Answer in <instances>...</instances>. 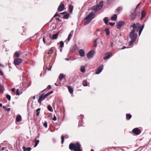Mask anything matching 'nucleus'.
<instances>
[{"mask_svg":"<svg viewBox=\"0 0 151 151\" xmlns=\"http://www.w3.org/2000/svg\"><path fill=\"white\" fill-rule=\"evenodd\" d=\"M50 94H49V93L48 92L45 95H44L45 98L47 97Z\"/></svg>","mask_w":151,"mask_h":151,"instance_id":"obj_46","label":"nucleus"},{"mask_svg":"<svg viewBox=\"0 0 151 151\" xmlns=\"http://www.w3.org/2000/svg\"><path fill=\"white\" fill-rule=\"evenodd\" d=\"M126 48V47L125 46H123L122 48V49H124L125 48Z\"/></svg>","mask_w":151,"mask_h":151,"instance_id":"obj_60","label":"nucleus"},{"mask_svg":"<svg viewBox=\"0 0 151 151\" xmlns=\"http://www.w3.org/2000/svg\"><path fill=\"white\" fill-rule=\"evenodd\" d=\"M95 17V14L93 12L90 13L84 19V20H86L84 25H86L89 24Z\"/></svg>","mask_w":151,"mask_h":151,"instance_id":"obj_3","label":"nucleus"},{"mask_svg":"<svg viewBox=\"0 0 151 151\" xmlns=\"http://www.w3.org/2000/svg\"><path fill=\"white\" fill-rule=\"evenodd\" d=\"M111 55V53L110 52L106 53L105 55V56L104 58V59L106 60L108 58H109Z\"/></svg>","mask_w":151,"mask_h":151,"instance_id":"obj_16","label":"nucleus"},{"mask_svg":"<svg viewBox=\"0 0 151 151\" xmlns=\"http://www.w3.org/2000/svg\"><path fill=\"white\" fill-rule=\"evenodd\" d=\"M97 45V44L94 43V47H96Z\"/></svg>","mask_w":151,"mask_h":151,"instance_id":"obj_58","label":"nucleus"},{"mask_svg":"<svg viewBox=\"0 0 151 151\" xmlns=\"http://www.w3.org/2000/svg\"><path fill=\"white\" fill-rule=\"evenodd\" d=\"M137 15V12L136 11V9L134 10L131 12V15H130V19L131 21L135 19Z\"/></svg>","mask_w":151,"mask_h":151,"instance_id":"obj_5","label":"nucleus"},{"mask_svg":"<svg viewBox=\"0 0 151 151\" xmlns=\"http://www.w3.org/2000/svg\"><path fill=\"white\" fill-rule=\"evenodd\" d=\"M5 147H2V148H1V150H2L3 151V150H4V149H5Z\"/></svg>","mask_w":151,"mask_h":151,"instance_id":"obj_61","label":"nucleus"},{"mask_svg":"<svg viewBox=\"0 0 151 151\" xmlns=\"http://www.w3.org/2000/svg\"><path fill=\"white\" fill-rule=\"evenodd\" d=\"M20 54L19 52H16L14 53V56L16 57H19V56Z\"/></svg>","mask_w":151,"mask_h":151,"instance_id":"obj_30","label":"nucleus"},{"mask_svg":"<svg viewBox=\"0 0 151 151\" xmlns=\"http://www.w3.org/2000/svg\"><path fill=\"white\" fill-rule=\"evenodd\" d=\"M40 110V108H38V109H37V110H36V112H37V113H36V115L37 116H38L39 115V114H40V112H39V111Z\"/></svg>","mask_w":151,"mask_h":151,"instance_id":"obj_34","label":"nucleus"},{"mask_svg":"<svg viewBox=\"0 0 151 151\" xmlns=\"http://www.w3.org/2000/svg\"><path fill=\"white\" fill-rule=\"evenodd\" d=\"M43 41L45 44L46 43V42L45 41L44 38H43Z\"/></svg>","mask_w":151,"mask_h":151,"instance_id":"obj_56","label":"nucleus"},{"mask_svg":"<svg viewBox=\"0 0 151 151\" xmlns=\"http://www.w3.org/2000/svg\"><path fill=\"white\" fill-rule=\"evenodd\" d=\"M35 99V96H34L33 97V100H34Z\"/></svg>","mask_w":151,"mask_h":151,"instance_id":"obj_64","label":"nucleus"},{"mask_svg":"<svg viewBox=\"0 0 151 151\" xmlns=\"http://www.w3.org/2000/svg\"><path fill=\"white\" fill-rule=\"evenodd\" d=\"M81 72L84 73L85 71V67L83 65H82L81 67Z\"/></svg>","mask_w":151,"mask_h":151,"instance_id":"obj_24","label":"nucleus"},{"mask_svg":"<svg viewBox=\"0 0 151 151\" xmlns=\"http://www.w3.org/2000/svg\"><path fill=\"white\" fill-rule=\"evenodd\" d=\"M140 3H139L137 5V6L136 8L135 9H136H136L140 5Z\"/></svg>","mask_w":151,"mask_h":151,"instance_id":"obj_50","label":"nucleus"},{"mask_svg":"<svg viewBox=\"0 0 151 151\" xmlns=\"http://www.w3.org/2000/svg\"><path fill=\"white\" fill-rule=\"evenodd\" d=\"M77 49V47L76 45H75L70 49V51L72 52H73L76 50Z\"/></svg>","mask_w":151,"mask_h":151,"instance_id":"obj_15","label":"nucleus"},{"mask_svg":"<svg viewBox=\"0 0 151 151\" xmlns=\"http://www.w3.org/2000/svg\"><path fill=\"white\" fill-rule=\"evenodd\" d=\"M16 95H17L19 96L20 95V94L19 93V89H17L16 90Z\"/></svg>","mask_w":151,"mask_h":151,"instance_id":"obj_39","label":"nucleus"},{"mask_svg":"<svg viewBox=\"0 0 151 151\" xmlns=\"http://www.w3.org/2000/svg\"><path fill=\"white\" fill-rule=\"evenodd\" d=\"M0 75L1 76H3V73L2 72V71L0 70Z\"/></svg>","mask_w":151,"mask_h":151,"instance_id":"obj_52","label":"nucleus"},{"mask_svg":"<svg viewBox=\"0 0 151 151\" xmlns=\"http://www.w3.org/2000/svg\"><path fill=\"white\" fill-rule=\"evenodd\" d=\"M73 31H72L69 34L68 36V38H67V40L68 41H69L71 38L72 37L73 35Z\"/></svg>","mask_w":151,"mask_h":151,"instance_id":"obj_14","label":"nucleus"},{"mask_svg":"<svg viewBox=\"0 0 151 151\" xmlns=\"http://www.w3.org/2000/svg\"><path fill=\"white\" fill-rule=\"evenodd\" d=\"M103 21L104 22V23L106 24H108V18L107 17H105L104 19H103Z\"/></svg>","mask_w":151,"mask_h":151,"instance_id":"obj_23","label":"nucleus"},{"mask_svg":"<svg viewBox=\"0 0 151 151\" xmlns=\"http://www.w3.org/2000/svg\"><path fill=\"white\" fill-rule=\"evenodd\" d=\"M57 16H60V15H59V14H58L56 13L55 14V15H54V17H56Z\"/></svg>","mask_w":151,"mask_h":151,"instance_id":"obj_51","label":"nucleus"},{"mask_svg":"<svg viewBox=\"0 0 151 151\" xmlns=\"http://www.w3.org/2000/svg\"><path fill=\"white\" fill-rule=\"evenodd\" d=\"M102 67H99L97 70L96 71L95 74H98L100 73L103 70V66L101 65Z\"/></svg>","mask_w":151,"mask_h":151,"instance_id":"obj_10","label":"nucleus"},{"mask_svg":"<svg viewBox=\"0 0 151 151\" xmlns=\"http://www.w3.org/2000/svg\"><path fill=\"white\" fill-rule=\"evenodd\" d=\"M95 51L93 50H92L89 51L87 54V56L88 59H91L93 58L94 56Z\"/></svg>","mask_w":151,"mask_h":151,"instance_id":"obj_6","label":"nucleus"},{"mask_svg":"<svg viewBox=\"0 0 151 151\" xmlns=\"http://www.w3.org/2000/svg\"><path fill=\"white\" fill-rule=\"evenodd\" d=\"M103 6V2L102 1L96 5L92 6L91 8V10L95 11H97L100 10L102 8Z\"/></svg>","mask_w":151,"mask_h":151,"instance_id":"obj_4","label":"nucleus"},{"mask_svg":"<svg viewBox=\"0 0 151 151\" xmlns=\"http://www.w3.org/2000/svg\"><path fill=\"white\" fill-rule=\"evenodd\" d=\"M130 27H132L133 29L132 30L131 32L129 34V37L130 39V40L128 43L129 46L132 45L136 40V37L137 36V33L139 31V35H140L144 27V24H143L140 27L139 23L137 22L136 24H134L132 25H131Z\"/></svg>","mask_w":151,"mask_h":151,"instance_id":"obj_1","label":"nucleus"},{"mask_svg":"<svg viewBox=\"0 0 151 151\" xmlns=\"http://www.w3.org/2000/svg\"><path fill=\"white\" fill-rule=\"evenodd\" d=\"M60 46L61 48H62L64 46V43L63 41H61L60 42Z\"/></svg>","mask_w":151,"mask_h":151,"instance_id":"obj_35","label":"nucleus"},{"mask_svg":"<svg viewBox=\"0 0 151 151\" xmlns=\"http://www.w3.org/2000/svg\"><path fill=\"white\" fill-rule=\"evenodd\" d=\"M132 117V115L131 114H126V119L127 120H129Z\"/></svg>","mask_w":151,"mask_h":151,"instance_id":"obj_26","label":"nucleus"},{"mask_svg":"<svg viewBox=\"0 0 151 151\" xmlns=\"http://www.w3.org/2000/svg\"><path fill=\"white\" fill-rule=\"evenodd\" d=\"M78 52L79 55L81 57H83L85 55V52L83 49H80L79 51Z\"/></svg>","mask_w":151,"mask_h":151,"instance_id":"obj_13","label":"nucleus"},{"mask_svg":"<svg viewBox=\"0 0 151 151\" xmlns=\"http://www.w3.org/2000/svg\"><path fill=\"white\" fill-rule=\"evenodd\" d=\"M15 88H12V89L11 90H12V91L13 92L15 90Z\"/></svg>","mask_w":151,"mask_h":151,"instance_id":"obj_54","label":"nucleus"},{"mask_svg":"<svg viewBox=\"0 0 151 151\" xmlns=\"http://www.w3.org/2000/svg\"><path fill=\"white\" fill-rule=\"evenodd\" d=\"M35 144L34 147H35L37 146V145L39 144V140H36V139L35 140Z\"/></svg>","mask_w":151,"mask_h":151,"instance_id":"obj_27","label":"nucleus"},{"mask_svg":"<svg viewBox=\"0 0 151 151\" xmlns=\"http://www.w3.org/2000/svg\"><path fill=\"white\" fill-rule=\"evenodd\" d=\"M82 84L84 86H86L87 85V83L85 80H83V81Z\"/></svg>","mask_w":151,"mask_h":151,"instance_id":"obj_33","label":"nucleus"},{"mask_svg":"<svg viewBox=\"0 0 151 151\" xmlns=\"http://www.w3.org/2000/svg\"><path fill=\"white\" fill-rule=\"evenodd\" d=\"M113 44H113V42H111V44H110L111 46V47H112L113 45Z\"/></svg>","mask_w":151,"mask_h":151,"instance_id":"obj_55","label":"nucleus"},{"mask_svg":"<svg viewBox=\"0 0 151 151\" xmlns=\"http://www.w3.org/2000/svg\"><path fill=\"white\" fill-rule=\"evenodd\" d=\"M47 109L48 110L51 111V112H52L53 111V109L51 106L50 105H49L47 106Z\"/></svg>","mask_w":151,"mask_h":151,"instance_id":"obj_29","label":"nucleus"},{"mask_svg":"<svg viewBox=\"0 0 151 151\" xmlns=\"http://www.w3.org/2000/svg\"><path fill=\"white\" fill-rule=\"evenodd\" d=\"M22 148L24 151H30L31 150V148L29 147L26 148L25 147L23 146Z\"/></svg>","mask_w":151,"mask_h":151,"instance_id":"obj_18","label":"nucleus"},{"mask_svg":"<svg viewBox=\"0 0 151 151\" xmlns=\"http://www.w3.org/2000/svg\"><path fill=\"white\" fill-rule=\"evenodd\" d=\"M21 116L20 115L17 116L16 118V121L17 122H19L21 119Z\"/></svg>","mask_w":151,"mask_h":151,"instance_id":"obj_20","label":"nucleus"},{"mask_svg":"<svg viewBox=\"0 0 151 151\" xmlns=\"http://www.w3.org/2000/svg\"><path fill=\"white\" fill-rule=\"evenodd\" d=\"M109 24L110 26H113L115 24V23L112 22H109Z\"/></svg>","mask_w":151,"mask_h":151,"instance_id":"obj_40","label":"nucleus"},{"mask_svg":"<svg viewBox=\"0 0 151 151\" xmlns=\"http://www.w3.org/2000/svg\"><path fill=\"white\" fill-rule=\"evenodd\" d=\"M52 36L51 34H50L49 35V38H51L52 39Z\"/></svg>","mask_w":151,"mask_h":151,"instance_id":"obj_57","label":"nucleus"},{"mask_svg":"<svg viewBox=\"0 0 151 151\" xmlns=\"http://www.w3.org/2000/svg\"><path fill=\"white\" fill-rule=\"evenodd\" d=\"M97 39H96L94 41V43L97 44Z\"/></svg>","mask_w":151,"mask_h":151,"instance_id":"obj_63","label":"nucleus"},{"mask_svg":"<svg viewBox=\"0 0 151 151\" xmlns=\"http://www.w3.org/2000/svg\"><path fill=\"white\" fill-rule=\"evenodd\" d=\"M125 22L124 21H120L117 23L116 27L118 29H120L124 24Z\"/></svg>","mask_w":151,"mask_h":151,"instance_id":"obj_8","label":"nucleus"},{"mask_svg":"<svg viewBox=\"0 0 151 151\" xmlns=\"http://www.w3.org/2000/svg\"><path fill=\"white\" fill-rule=\"evenodd\" d=\"M145 12L143 11H142L141 13V18H142L144 17H145Z\"/></svg>","mask_w":151,"mask_h":151,"instance_id":"obj_32","label":"nucleus"},{"mask_svg":"<svg viewBox=\"0 0 151 151\" xmlns=\"http://www.w3.org/2000/svg\"><path fill=\"white\" fill-rule=\"evenodd\" d=\"M117 18V15L116 14H114L111 17V20L112 21H115L116 20Z\"/></svg>","mask_w":151,"mask_h":151,"instance_id":"obj_19","label":"nucleus"},{"mask_svg":"<svg viewBox=\"0 0 151 151\" xmlns=\"http://www.w3.org/2000/svg\"><path fill=\"white\" fill-rule=\"evenodd\" d=\"M64 8V5L63 4H61L58 8V10L59 12H61L63 11Z\"/></svg>","mask_w":151,"mask_h":151,"instance_id":"obj_12","label":"nucleus"},{"mask_svg":"<svg viewBox=\"0 0 151 151\" xmlns=\"http://www.w3.org/2000/svg\"><path fill=\"white\" fill-rule=\"evenodd\" d=\"M73 6L70 5L69 6V13H71L73 10Z\"/></svg>","mask_w":151,"mask_h":151,"instance_id":"obj_25","label":"nucleus"},{"mask_svg":"<svg viewBox=\"0 0 151 151\" xmlns=\"http://www.w3.org/2000/svg\"><path fill=\"white\" fill-rule=\"evenodd\" d=\"M51 88V86L50 85H49L48 86L47 89H50Z\"/></svg>","mask_w":151,"mask_h":151,"instance_id":"obj_48","label":"nucleus"},{"mask_svg":"<svg viewBox=\"0 0 151 151\" xmlns=\"http://www.w3.org/2000/svg\"><path fill=\"white\" fill-rule=\"evenodd\" d=\"M61 143L62 144L64 142V137L62 135L61 136Z\"/></svg>","mask_w":151,"mask_h":151,"instance_id":"obj_36","label":"nucleus"},{"mask_svg":"<svg viewBox=\"0 0 151 151\" xmlns=\"http://www.w3.org/2000/svg\"><path fill=\"white\" fill-rule=\"evenodd\" d=\"M122 9V8L120 7H118L117 9V11L118 12H119L120 10H121Z\"/></svg>","mask_w":151,"mask_h":151,"instance_id":"obj_44","label":"nucleus"},{"mask_svg":"<svg viewBox=\"0 0 151 151\" xmlns=\"http://www.w3.org/2000/svg\"><path fill=\"white\" fill-rule=\"evenodd\" d=\"M105 32L106 35H109L110 32L108 28H107L105 29Z\"/></svg>","mask_w":151,"mask_h":151,"instance_id":"obj_31","label":"nucleus"},{"mask_svg":"<svg viewBox=\"0 0 151 151\" xmlns=\"http://www.w3.org/2000/svg\"><path fill=\"white\" fill-rule=\"evenodd\" d=\"M55 19H56L57 20H58V21H61V20H60V18H59L56 17V18Z\"/></svg>","mask_w":151,"mask_h":151,"instance_id":"obj_53","label":"nucleus"},{"mask_svg":"<svg viewBox=\"0 0 151 151\" xmlns=\"http://www.w3.org/2000/svg\"><path fill=\"white\" fill-rule=\"evenodd\" d=\"M53 52V50L52 49H51L49 51V52H48V53H47V54H50V53L52 54V53Z\"/></svg>","mask_w":151,"mask_h":151,"instance_id":"obj_38","label":"nucleus"},{"mask_svg":"<svg viewBox=\"0 0 151 151\" xmlns=\"http://www.w3.org/2000/svg\"><path fill=\"white\" fill-rule=\"evenodd\" d=\"M52 120H53V121H56V120H57V118L54 115V117H53L52 118Z\"/></svg>","mask_w":151,"mask_h":151,"instance_id":"obj_43","label":"nucleus"},{"mask_svg":"<svg viewBox=\"0 0 151 151\" xmlns=\"http://www.w3.org/2000/svg\"><path fill=\"white\" fill-rule=\"evenodd\" d=\"M43 126L47 128V124L46 122H45L43 124Z\"/></svg>","mask_w":151,"mask_h":151,"instance_id":"obj_41","label":"nucleus"},{"mask_svg":"<svg viewBox=\"0 0 151 151\" xmlns=\"http://www.w3.org/2000/svg\"><path fill=\"white\" fill-rule=\"evenodd\" d=\"M141 132L140 130L137 128H135L132 130V132L137 135L141 133Z\"/></svg>","mask_w":151,"mask_h":151,"instance_id":"obj_7","label":"nucleus"},{"mask_svg":"<svg viewBox=\"0 0 151 151\" xmlns=\"http://www.w3.org/2000/svg\"><path fill=\"white\" fill-rule=\"evenodd\" d=\"M69 148L71 150L74 151H81V145L78 142L75 144L70 143L69 145Z\"/></svg>","mask_w":151,"mask_h":151,"instance_id":"obj_2","label":"nucleus"},{"mask_svg":"<svg viewBox=\"0 0 151 151\" xmlns=\"http://www.w3.org/2000/svg\"><path fill=\"white\" fill-rule=\"evenodd\" d=\"M6 97L9 101L10 100L11 98L10 96L9 95H7L6 96Z\"/></svg>","mask_w":151,"mask_h":151,"instance_id":"obj_37","label":"nucleus"},{"mask_svg":"<svg viewBox=\"0 0 151 151\" xmlns=\"http://www.w3.org/2000/svg\"><path fill=\"white\" fill-rule=\"evenodd\" d=\"M45 98L43 94L41 95L38 100V102L40 104H41V101L44 100Z\"/></svg>","mask_w":151,"mask_h":151,"instance_id":"obj_11","label":"nucleus"},{"mask_svg":"<svg viewBox=\"0 0 151 151\" xmlns=\"http://www.w3.org/2000/svg\"><path fill=\"white\" fill-rule=\"evenodd\" d=\"M34 37H35V38H36L37 37L36 35H35L33 37H32V38H34Z\"/></svg>","mask_w":151,"mask_h":151,"instance_id":"obj_59","label":"nucleus"},{"mask_svg":"<svg viewBox=\"0 0 151 151\" xmlns=\"http://www.w3.org/2000/svg\"><path fill=\"white\" fill-rule=\"evenodd\" d=\"M69 14L68 13H66V14L64 15L63 18L65 19H68L69 17Z\"/></svg>","mask_w":151,"mask_h":151,"instance_id":"obj_22","label":"nucleus"},{"mask_svg":"<svg viewBox=\"0 0 151 151\" xmlns=\"http://www.w3.org/2000/svg\"><path fill=\"white\" fill-rule=\"evenodd\" d=\"M3 86L1 84H0V93L3 92Z\"/></svg>","mask_w":151,"mask_h":151,"instance_id":"obj_28","label":"nucleus"},{"mask_svg":"<svg viewBox=\"0 0 151 151\" xmlns=\"http://www.w3.org/2000/svg\"><path fill=\"white\" fill-rule=\"evenodd\" d=\"M52 67V66L51 65L50 68H48L47 67H46V69L48 71H50L51 70V69Z\"/></svg>","mask_w":151,"mask_h":151,"instance_id":"obj_42","label":"nucleus"},{"mask_svg":"<svg viewBox=\"0 0 151 151\" xmlns=\"http://www.w3.org/2000/svg\"><path fill=\"white\" fill-rule=\"evenodd\" d=\"M68 89L69 92L71 94H73V88L71 86H68Z\"/></svg>","mask_w":151,"mask_h":151,"instance_id":"obj_17","label":"nucleus"},{"mask_svg":"<svg viewBox=\"0 0 151 151\" xmlns=\"http://www.w3.org/2000/svg\"><path fill=\"white\" fill-rule=\"evenodd\" d=\"M58 33H57L55 34H54L52 36V39L54 40L57 39L58 36Z\"/></svg>","mask_w":151,"mask_h":151,"instance_id":"obj_21","label":"nucleus"},{"mask_svg":"<svg viewBox=\"0 0 151 151\" xmlns=\"http://www.w3.org/2000/svg\"><path fill=\"white\" fill-rule=\"evenodd\" d=\"M22 62L21 59L19 58H17L14 60V63L15 65H19Z\"/></svg>","mask_w":151,"mask_h":151,"instance_id":"obj_9","label":"nucleus"},{"mask_svg":"<svg viewBox=\"0 0 151 151\" xmlns=\"http://www.w3.org/2000/svg\"><path fill=\"white\" fill-rule=\"evenodd\" d=\"M53 92V91H50L48 93H49L50 94H51Z\"/></svg>","mask_w":151,"mask_h":151,"instance_id":"obj_62","label":"nucleus"},{"mask_svg":"<svg viewBox=\"0 0 151 151\" xmlns=\"http://www.w3.org/2000/svg\"><path fill=\"white\" fill-rule=\"evenodd\" d=\"M114 0H108V2L109 3H110L113 1Z\"/></svg>","mask_w":151,"mask_h":151,"instance_id":"obj_49","label":"nucleus"},{"mask_svg":"<svg viewBox=\"0 0 151 151\" xmlns=\"http://www.w3.org/2000/svg\"><path fill=\"white\" fill-rule=\"evenodd\" d=\"M5 110L7 111H9L10 110V108H6Z\"/></svg>","mask_w":151,"mask_h":151,"instance_id":"obj_47","label":"nucleus"},{"mask_svg":"<svg viewBox=\"0 0 151 151\" xmlns=\"http://www.w3.org/2000/svg\"><path fill=\"white\" fill-rule=\"evenodd\" d=\"M65 76H59V79L60 80H62Z\"/></svg>","mask_w":151,"mask_h":151,"instance_id":"obj_45","label":"nucleus"}]
</instances>
